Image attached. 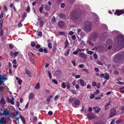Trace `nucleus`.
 Segmentation results:
<instances>
[{
    "label": "nucleus",
    "mask_w": 124,
    "mask_h": 124,
    "mask_svg": "<svg viewBox=\"0 0 124 124\" xmlns=\"http://www.w3.org/2000/svg\"><path fill=\"white\" fill-rule=\"evenodd\" d=\"M114 49L115 50H120L124 47V36L122 35H118L115 41Z\"/></svg>",
    "instance_id": "nucleus-1"
},
{
    "label": "nucleus",
    "mask_w": 124,
    "mask_h": 124,
    "mask_svg": "<svg viewBox=\"0 0 124 124\" xmlns=\"http://www.w3.org/2000/svg\"><path fill=\"white\" fill-rule=\"evenodd\" d=\"M70 16L71 19L77 23H79L81 20V15L76 10L71 11Z\"/></svg>",
    "instance_id": "nucleus-2"
},
{
    "label": "nucleus",
    "mask_w": 124,
    "mask_h": 124,
    "mask_svg": "<svg viewBox=\"0 0 124 124\" xmlns=\"http://www.w3.org/2000/svg\"><path fill=\"white\" fill-rule=\"evenodd\" d=\"M124 57V52H121L117 53L115 56L114 60L115 62H119Z\"/></svg>",
    "instance_id": "nucleus-3"
},
{
    "label": "nucleus",
    "mask_w": 124,
    "mask_h": 124,
    "mask_svg": "<svg viewBox=\"0 0 124 124\" xmlns=\"http://www.w3.org/2000/svg\"><path fill=\"white\" fill-rule=\"evenodd\" d=\"M84 29L86 32H89L92 29L93 26L89 21H86Z\"/></svg>",
    "instance_id": "nucleus-4"
},
{
    "label": "nucleus",
    "mask_w": 124,
    "mask_h": 124,
    "mask_svg": "<svg viewBox=\"0 0 124 124\" xmlns=\"http://www.w3.org/2000/svg\"><path fill=\"white\" fill-rule=\"evenodd\" d=\"M99 36V34L96 32L92 33L90 34V39H91L93 41H95Z\"/></svg>",
    "instance_id": "nucleus-5"
},
{
    "label": "nucleus",
    "mask_w": 124,
    "mask_h": 124,
    "mask_svg": "<svg viewBox=\"0 0 124 124\" xmlns=\"http://www.w3.org/2000/svg\"><path fill=\"white\" fill-rule=\"evenodd\" d=\"M110 113L109 117L111 118L112 117L116 115V109L114 108L112 109L110 111Z\"/></svg>",
    "instance_id": "nucleus-6"
},
{
    "label": "nucleus",
    "mask_w": 124,
    "mask_h": 124,
    "mask_svg": "<svg viewBox=\"0 0 124 124\" xmlns=\"http://www.w3.org/2000/svg\"><path fill=\"white\" fill-rule=\"evenodd\" d=\"M124 13V9L117 10L115 12L114 14L117 16H120L121 14Z\"/></svg>",
    "instance_id": "nucleus-7"
},
{
    "label": "nucleus",
    "mask_w": 124,
    "mask_h": 124,
    "mask_svg": "<svg viewBox=\"0 0 124 124\" xmlns=\"http://www.w3.org/2000/svg\"><path fill=\"white\" fill-rule=\"evenodd\" d=\"M87 116L88 119L91 120L93 118H95V116L92 113H90L87 114Z\"/></svg>",
    "instance_id": "nucleus-8"
},
{
    "label": "nucleus",
    "mask_w": 124,
    "mask_h": 124,
    "mask_svg": "<svg viewBox=\"0 0 124 124\" xmlns=\"http://www.w3.org/2000/svg\"><path fill=\"white\" fill-rule=\"evenodd\" d=\"M80 103V102L78 100H76L74 103H72V106L75 108H76L78 107Z\"/></svg>",
    "instance_id": "nucleus-9"
},
{
    "label": "nucleus",
    "mask_w": 124,
    "mask_h": 124,
    "mask_svg": "<svg viewBox=\"0 0 124 124\" xmlns=\"http://www.w3.org/2000/svg\"><path fill=\"white\" fill-rule=\"evenodd\" d=\"M104 77V78L106 80H108L109 78V74L108 73H106L105 74H101V78Z\"/></svg>",
    "instance_id": "nucleus-10"
},
{
    "label": "nucleus",
    "mask_w": 124,
    "mask_h": 124,
    "mask_svg": "<svg viewBox=\"0 0 124 124\" xmlns=\"http://www.w3.org/2000/svg\"><path fill=\"white\" fill-rule=\"evenodd\" d=\"M57 45L56 42L55 41L54 42L53 47V50L54 53H55L57 50Z\"/></svg>",
    "instance_id": "nucleus-11"
},
{
    "label": "nucleus",
    "mask_w": 124,
    "mask_h": 124,
    "mask_svg": "<svg viewBox=\"0 0 124 124\" xmlns=\"http://www.w3.org/2000/svg\"><path fill=\"white\" fill-rule=\"evenodd\" d=\"M59 26L61 28H63L65 25L64 23L62 21H59L58 23Z\"/></svg>",
    "instance_id": "nucleus-12"
},
{
    "label": "nucleus",
    "mask_w": 124,
    "mask_h": 124,
    "mask_svg": "<svg viewBox=\"0 0 124 124\" xmlns=\"http://www.w3.org/2000/svg\"><path fill=\"white\" fill-rule=\"evenodd\" d=\"M61 71L60 70H57L56 71L54 74V77H59L61 74Z\"/></svg>",
    "instance_id": "nucleus-13"
},
{
    "label": "nucleus",
    "mask_w": 124,
    "mask_h": 124,
    "mask_svg": "<svg viewBox=\"0 0 124 124\" xmlns=\"http://www.w3.org/2000/svg\"><path fill=\"white\" fill-rule=\"evenodd\" d=\"M79 81L81 85L82 86H85L86 85V83L85 81L81 79H79Z\"/></svg>",
    "instance_id": "nucleus-14"
},
{
    "label": "nucleus",
    "mask_w": 124,
    "mask_h": 124,
    "mask_svg": "<svg viewBox=\"0 0 124 124\" xmlns=\"http://www.w3.org/2000/svg\"><path fill=\"white\" fill-rule=\"evenodd\" d=\"M79 55L80 57L84 59H86L87 58V56L85 54L83 53H79Z\"/></svg>",
    "instance_id": "nucleus-15"
},
{
    "label": "nucleus",
    "mask_w": 124,
    "mask_h": 124,
    "mask_svg": "<svg viewBox=\"0 0 124 124\" xmlns=\"http://www.w3.org/2000/svg\"><path fill=\"white\" fill-rule=\"evenodd\" d=\"M5 76L6 75L3 74V76L1 77V79H0V83H3V82L2 80L5 81L7 79V78L5 77Z\"/></svg>",
    "instance_id": "nucleus-16"
},
{
    "label": "nucleus",
    "mask_w": 124,
    "mask_h": 124,
    "mask_svg": "<svg viewBox=\"0 0 124 124\" xmlns=\"http://www.w3.org/2000/svg\"><path fill=\"white\" fill-rule=\"evenodd\" d=\"M6 123V121L4 117H2L0 118V124H5Z\"/></svg>",
    "instance_id": "nucleus-17"
},
{
    "label": "nucleus",
    "mask_w": 124,
    "mask_h": 124,
    "mask_svg": "<svg viewBox=\"0 0 124 124\" xmlns=\"http://www.w3.org/2000/svg\"><path fill=\"white\" fill-rule=\"evenodd\" d=\"M34 94L32 93H30L28 95V98L29 99L32 100L33 99Z\"/></svg>",
    "instance_id": "nucleus-18"
},
{
    "label": "nucleus",
    "mask_w": 124,
    "mask_h": 124,
    "mask_svg": "<svg viewBox=\"0 0 124 124\" xmlns=\"http://www.w3.org/2000/svg\"><path fill=\"white\" fill-rule=\"evenodd\" d=\"M3 114L5 116H8L9 115V111L7 109H5L3 112Z\"/></svg>",
    "instance_id": "nucleus-19"
},
{
    "label": "nucleus",
    "mask_w": 124,
    "mask_h": 124,
    "mask_svg": "<svg viewBox=\"0 0 124 124\" xmlns=\"http://www.w3.org/2000/svg\"><path fill=\"white\" fill-rule=\"evenodd\" d=\"M25 73L30 78L31 77V73L30 71L26 69L25 70Z\"/></svg>",
    "instance_id": "nucleus-20"
},
{
    "label": "nucleus",
    "mask_w": 124,
    "mask_h": 124,
    "mask_svg": "<svg viewBox=\"0 0 124 124\" xmlns=\"http://www.w3.org/2000/svg\"><path fill=\"white\" fill-rule=\"evenodd\" d=\"M69 45V42L68 40L66 39L65 42V45L64 46V48H65L68 47Z\"/></svg>",
    "instance_id": "nucleus-21"
},
{
    "label": "nucleus",
    "mask_w": 124,
    "mask_h": 124,
    "mask_svg": "<svg viewBox=\"0 0 124 124\" xmlns=\"http://www.w3.org/2000/svg\"><path fill=\"white\" fill-rule=\"evenodd\" d=\"M0 103L2 105H4L6 103L4 98H2L0 101Z\"/></svg>",
    "instance_id": "nucleus-22"
},
{
    "label": "nucleus",
    "mask_w": 124,
    "mask_h": 124,
    "mask_svg": "<svg viewBox=\"0 0 124 124\" xmlns=\"http://www.w3.org/2000/svg\"><path fill=\"white\" fill-rule=\"evenodd\" d=\"M58 33L59 35H63L65 37L67 36L66 33L64 32L59 31L58 32Z\"/></svg>",
    "instance_id": "nucleus-23"
},
{
    "label": "nucleus",
    "mask_w": 124,
    "mask_h": 124,
    "mask_svg": "<svg viewBox=\"0 0 124 124\" xmlns=\"http://www.w3.org/2000/svg\"><path fill=\"white\" fill-rule=\"evenodd\" d=\"M59 15L63 19H65L67 18V16L64 14H60Z\"/></svg>",
    "instance_id": "nucleus-24"
},
{
    "label": "nucleus",
    "mask_w": 124,
    "mask_h": 124,
    "mask_svg": "<svg viewBox=\"0 0 124 124\" xmlns=\"http://www.w3.org/2000/svg\"><path fill=\"white\" fill-rule=\"evenodd\" d=\"M66 85L67 86V88L69 90L70 88V82H67L66 83Z\"/></svg>",
    "instance_id": "nucleus-25"
},
{
    "label": "nucleus",
    "mask_w": 124,
    "mask_h": 124,
    "mask_svg": "<svg viewBox=\"0 0 124 124\" xmlns=\"http://www.w3.org/2000/svg\"><path fill=\"white\" fill-rule=\"evenodd\" d=\"M101 28L102 27V28L104 29H108V27L105 24H101Z\"/></svg>",
    "instance_id": "nucleus-26"
},
{
    "label": "nucleus",
    "mask_w": 124,
    "mask_h": 124,
    "mask_svg": "<svg viewBox=\"0 0 124 124\" xmlns=\"http://www.w3.org/2000/svg\"><path fill=\"white\" fill-rule=\"evenodd\" d=\"M75 99V98H73L71 97H69V103H71Z\"/></svg>",
    "instance_id": "nucleus-27"
},
{
    "label": "nucleus",
    "mask_w": 124,
    "mask_h": 124,
    "mask_svg": "<svg viewBox=\"0 0 124 124\" xmlns=\"http://www.w3.org/2000/svg\"><path fill=\"white\" fill-rule=\"evenodd\" d=\"M29 59L30 61L32 62V63L35 65V63L34 60L31 57H29Z\"/></svg>",
    "instance_id": "nucleus-28"
},
{
    "label": "nucleus",
    "mask_w": 124,
    "mask_h": 124,
    "mask_svg": "<svg viewBox=\"0 0 124 124\" xmlns=\"http://www.w3.org/2000/svg\"><path fill=\"white\" fill-rule=\"evenodd\" d=\"M20 118L23 121V124H25V118L21 116H20Z\"/></svg>",
    "instance_id": "nucleus-29"
},
{
    "label": "nucleus",
    "mask_w": 124,
    "mask_h": 124,
    "mask_svg": "<svg viewBox=\"0 0 124 124\" xmlns=\"http://www.w3.org/2000/svg\"><path fill=\"white\" fill-rule=\"evenodd\" d=\"M50 9V8L47 5H46L45 6V10L46 11H49Z\"/></svg>",
    "instance_id": "nucleus-30"
},
{
    "label": "nucleus",
    "mask_w": 124,
    "mask_h": 124,
    "mask_svg": "<svg viewBox=\"0 0 124 124\" xmlns=\"http://www.w3.org/2000/svg\"><path fill=\"white\" fill-rule=\"evenodd\" d=\"M119 91L121 93H124V87H122L119 89Z\"/></svg>",
    "instance_id": "nucleus-31"
},
{
    "label": "nucleus",
    "mask_w": 124,
    "mask_h": 124,
    "mask_svg": "<svg viewBox=\"0 0 124 124\" xmlns=\"http://www.w3.org/2000/svg\"><path fill=\"white\" fill-rule=\"evenodd\" d=\"M41 6L39 8V11L40 13H42V12L43 8L44 6L43 4L41 5Z\"/></svg>",
    "instance_id": "nucleus-32"
},
{
    "label": "nucleus",
    "mask_w": 124,
    "mask_h": 124,
    "mask_svg": "<svg viewBox=\"0 0 124 124\" xmlns=\"http://www.w3.org/2000/svg\"><path fill=\"white\" fill-rule=\"evenodd\" d=\"M70 50V49L69 48H67V51L66 53H65L64 55L65 56H68L69 54V52Z\"/></svg>",
    "instance_id": "nucleus-33"
},
{
    "label": "nucleus",
    "mask_w": 124,
    "mask_h": 124,
    "mask_svg": "<svg viewBox=\"0 0 124 124\" xmlns=\"http://www.w3.org/2000/svg\"><path fill=\"white\" fill-rule=\"evenodd\" d=\"M40 88V84L39 83H37L36 85V86L35 87V89H38Z\"/></svg>",
    "instance_id": "nucleus-34"
},
{
    "label": "nucleus",
    "mask_w": 124,
    "mask_h": 124,
    "mask_svg": "<svg viewBox=\"0 0 124 124\" xmlns=\"http://www.w3.org/2000/svg\"><path fill=\"white\" fill-rule=\"evenodd\" d=\"M61 87L63 88H65L66 87V85L64 82H63L61 84Z\"/></svg>",
    "instance_id": "nucleus-35"
},
{
    "label": "nucleus",
    "mask_w": 124,
    "mask_h": 124,
    "mask_svg": "<svg viewBox=\"0 0 124 124\" xmlns=\"http://www.w3.org/2000/svg\"><path fill=\"white\" fill-rule=\"evenodd\" d=\"M47 73L50 79H51L52 78V77L51 72H50L49 71H48Z\"/></svg>",
    "instance_id": "nucleus-36"
},
{
    "label": "nucleus",
    "mask_w": 124,
    "mask_h": 124,
    "mask_svg": "<svg viewBox=\"0 0 124 124\" xmlns=\"http://www.w3.org/2000/svg\"><path fill=\"white\" fill-rule=\"evenodd\" d=\"M52 96L51 95L50 96H49L46 99L47 101L48 102H49L50 101L51 98H52Z\"/></svg>",
    "instance_id": "nucleus-37"
},
{
    "label": "nucleus",
    "mask_w": 124,
    "mask_h": 124,
    "mask_svg": "<svg viewBox=\"0 0 124 124\" xmlns=\"http://www.w3.org/2000/svg\"><path fill=\"white\" fill-rule=\"evenodd\" d=\"M4 34V31L2 30H0V36L1 37Z\"/></svg>",
    "instance_id": "nucleus-38"
},
{
    "label": "nucleus",
    "mask_w": 124,
    "mask_h": 124,
    "mask_svg": "<svg viewBox=\"0 0 124 124\" xmlns=\"http://www.w3.org/2000/svg\"><path fill=\"white\" fill-rule=\"evenodd\" d=\"M70 91L74 94H77L76 93V91L75 90H70Z\"/></svg>",
    "instance_id": "nucleus-39"
},
{
    "label": "nucleus",
    "mask_w": 124,
    "mask_h": 124,
    "mask_svg": "<svg viewBox=\"0 0 124 124\" xmlns=\"http://www.w3.org/2000/svg\"><path fill=\"white\" fill-rule=\"evenodd\" d=\"M88 43L90 45L92 46H93L94 44L91 41H88Z\"/></svg>",
    "instance_id": "nucleus-40"
},
{
    "label": "nucleus",
    "mask_w": 124,
    "mask_h": 124,
    "mask_svg": "<svg viewBox=\"0 0 124 124\" xmlns=\"http://www.w3.org/2000/svg\"><path fill=\"white\" fill-rule=\"evenodd\" d=\"M26 13L24 12L23 13V14L22 15V17L23 19H24V20L25 19V17L26 16Z\"/></svg>",
    "instance_id": "nucleus-41"
},
{
    "label": "nucleus",
    "mask_w": 124,
    "mask_h": 124,
    "mask_svg": "<svg viewBox=\"0 0 124 124\" xmlns=\"http://www.w3.org/2000/svg\"><path fill=\"white\" fill-rule=\"evenodd\" d=\"M26 10L28 12H29L30 11V7L29 5L27 7Z\"/></svg>",
    "instance_id": "nucleus-42"
},
{
    "label": "nucleus",
    "mask_w": 124,
    "mask_h": 124,
    "mask_svg": "<svg viewBox=\"0 0 124 124\" xmlns=\"http://www.w3.org/2000/svg\"><path fill=\"white\" fill-rule=\"evenodd\" d=\"M112 42V40L110 39H108L106 41V43L107 44L111 43Z\"/></svg>",
    "instance_id": "nucleus-43"
},
{
    "label": "nucleus",
    "mask_w": 124,
    "mask_h": 124,
    "mask_svg": "<svg viewBox=\"0 0 124 124\" xmlns=\"http://www.w3.org/2000/svg\"><path fill=\"white\" fill-rule=\"evenodd\" d=\"M52 82L56 84H57L58 83L56 80L55 79H53L52 80Z\"/></svg>",
    "instance_id": "nucleus-44"
},
{
    "label": "nucleus",
    "mask_w": 124,
    "mask_h": 124,
    "mask_svg": "<svg viewBox=\"0 0 124 124\" xmlns=\"http://www.w3.org/2000/svg\"><path fill=\"white\" fill-rule=\"evenodd\" d=\"M65 6V4L64 3H62L61 4L60 7L61 8H64Z\"/></svg>",
    "instance_id": "nucleus-45"
},
{
    "label": "nucleus",
    "mask_w": 124,
    "mask_h": 124,
    "mask_svg": "<svg viewBox=\"0 0 124 124\" xmlns=\"http://www.w3.org/2000/svg\"><path fill=\"white\" fill-rule=\"evenodd\" d=\"M48 46L50 49H51L52 48V46H51V43H49L48 44Z\"/></svg>",
    "instance_id": "nucleus-46"
},
{
    "label": "nucleus",
    "mask_w": 124,
    "mask_h": 124,
    "mask_svg": "<svg viewBox=\"0 0 124 124\" xmlns=\"http://www.w3.org/2000/svg\"><path fill=\"white\" fill-rule=\"evenodd\" d=\"M31 45L32 47H34L35 46L36 44L34 41H32L31 43Z\"/></svg>",
    "instance_id": "nucleus-47"
},
{
    "label": "nucleus",
    "mask_w": 124,
    "mask_h": 124,
    "mask_svg": "<svg viewBox=\"0 0 124 124\" xmlns=\"http://www.w3.org/2000/svg\"><path fill=\"white\" fill-rule=\"evenodd\" d=\"M39 22V26L40 27H42L43 26V21H41Z\"/></svg>",
    "instance_id": "nucleus-48"
},
{
    "label": "nucleus",
    "mask_w": 124,
    "mask_h": 124,
    "mask_svg": "<svg viewBox=\"0 0 124 124\" xmlns=\"http://www.w3.org/2000/svg\"><path fill=\"white\" fill-rule=\"evenodd\" d=\"M87 53L88 54H89L90 55H91V54H93V52L92 51H87Z\"/></svg>",
    "instance_id": "nucleus-49"
},
{
    "label": "nucleus",
    "mask_w": 124,
    "mask_h": 124,
    "mask_svg": "<svg viewBox=\"0 0 124 124\" xmlns=\"http://www.w3.org/2000/svg\"><path fill=\"white\" fill-rule=\"evenodd\" d=\"M122 120H117L116 122V124H119L121 122Z\"/></svg>",
    "instance_id": "nucleus-50"
},
{
    "label": "nucleus",
    "mask_w": 124,
    "mask_h": 124,
    "mask_svg": "<svg viewBox=\"0 0 124 124\" xmlns=\"http://www.w3.org/2000/svg\"><path fill=\"white\" fill-rule=\"evenodd\" d=\"M19 27H21L23 26V24H22L21 22H19L18 25Z\"/></svg>",
    "instance_id": "nucleus-51"
},
{
    "label": "nucleus",
    "mask_w": 124,
    "mask_h": 124,
    "mask_svg": "<svg viewBox=\"0 0 124 124\" xmlns=\"http://www.w3.org/2000/svg\"><path fill=\"white\" fill-rule=\"evenodd\" d=\"M51 20L52 22H54L56 21L55 17L54 16H53Z\"/></svg>",
    "instance_id": "nucleus-52"
},
{
    "label": "nucleus",
    "mask_w": 124,
    "mask_h": 124,
    "mask_svg": "<svg viewBox=\"0 0 124 124\" xmlns=\"http://www.w3.org/2000/svg\"><path fill=\"white\" fill-rule=\"evenodd\" d=\"M22 82V80L21 79H19L18 81V83L20 85H21Z\"/></svg>",
    "instance_id": "nucleus-53"
},
{
    "label": "nucleus",
    "mask_w": 124,
    "mask_h": 124,
    "mask_svg": "<svg viewBox=\"0 0 124 124\" xmlns=\"http://www.w3.org/2000/svg\"><path fill=\"white\" fill-rule=\"evenodd\" d=\"M100 110L101 109L100 108H98L97 110H96V111H95V112L97 113H99Z\"/></svg>",
    "instance_id": "nucleus-54"
},
{
    "label": "nucleus",
    "mask_w": 124,
    "mask_h": 124,
    "mask_svg": "<svg viewBox=\"0 0 124 124\" xmlns=\"http://www.w3.org/2000/svg\"><path fill=\"white\" fill-rule=\"evenodd\" d=\"M43 51V49L42 48H40L38 50V51L41 52H42Z\"/></svg>",
    "instance_id": "nucleus-55"
},
{
    "label": "nucleus",
    "mask_w": 124,
    "mask_h": 124,
    "mask_svg": "<svg viewBox=\"0 0 124 124\" xmlns=\"http://www.w3.org/2000/svg\"><path fill=\"white\" fill-rule=\"evenodd\" d=\"M93 56L94 58L95 59H97L98 58V56L97 55L95 54H93Z\"/></svg>",
    "instance_id": "nucleus-56"
},
{
    "label": "nucleus",
    "mask_w": 124,
    "mask_h": 124,
    "mask_svg": "<svg viewBox=\"0 0 124 124\" xmlns=\"http://www.w3.org/2000/svg\"><path fill=\"white\" fill-rule=\"evenodd\" d=\"M59 97V96L58 95H56L55 96L54 98V100L55 101H56L58 99Z\"/></svg>",
    "instance_id": "nucleus-57"
},
{
    "label": "nucleus",
    "mask_w": 124,
    "mask_h": 124,
    "mask_svg": "<svg viewBox=\"0 0 124 124\" xmlns=\"http://www.w3.org/2000/svg\"><path fill=\"white\" fill-rule=\"evenodd\" d=\"M75 61V60H73V61H72V62L73 64V65L74 66H76V65Z\"/></svg>",
    "instance_id": "nucleus-58"
},
{
    "label": "nucleus",
    "mask_w": 124,
    "mask_h": 124,
    "mask_svg": "<svg viewBox=\"0 0 124 124\" xmlns=\"http://www.w3.org/2000/svg\"><path fill=\"white\" fill-rule=\"evenodd\" d=\"M92 85L93 86H95L97 85V83L93 81L92 82Z\"/></svg>",
    "instance_id": "nucleus-59"
},
{
    "label": "nucleus",
    "mask_w": 124,
    "mask_h": 124,
    "mask_svg": "<svg viewBox=\"0 0 124 124\" xmlns=\"http://www.w3.org/2000/svg\"><path fill=\"white\" fill-rule=\"evenodd\" d=\"M72 39L73 40H75L76 38V36L75 35H73L71 37Z\"/></svg>",
    "instance_id": "nucleus-60"
},
{
    "label": "nucleus",
    "mask_w": 124,
    "mask_h": 124,
    "mask_svg": "<svg viewBox=\"0 0 124 124\" xmlns=\"http://www.w3.org/2000/svg\"><path fill=\"white\" fill-rule=\"evenodd\" d=\"M95 97V95L94 94H92L90 97V98L91 99H93L94 97Z\"/></svg>",
    "instance_id": "nucleus-61"
},
{
    "label": "nucleus",
    "mask_w": 124,
    "mask_h": 124,
    "mask_svg": "<svg viewBox=\"0 0 124 124\" xmlns=\"http://www.w3.org/2000/svg\"><path fill=\"white\" fill-rule=\"evenodd\" d=\"M48 114L50 115H52L53 114V112L51 111H49L48 112Z\"/></svg>",
    "instance_id": "nucleus-62"
},
{
    "label": "nucleus",
    "mask_w": 124,
    "mask_h": 124,
    "mask_svg": "<svg viewBox=\"0 0 124 124\" xmlns=\"http://www.w3.org/2000/svg\"><path fill=\"white\" fill-rule=\"evenodd\" d=\"M75 87H76V88L77 89H79V88H80V87H79V85H78V84H76L75 85Z\"/></svg>",
    "instance_id": "nucleus-63"
},
{
    "label": "nucleus",
    "mask_w": 124,
    "mask_h": 124,
    "mask_svg": "<svg viewBox=\"0 0 124 124\" xmlns=\"http://www.w3.org/2000/svg\"><path fill=\"white\" fill-rule=\"evenodd\" d=\"M4 10H5V12H6L8 10L7 8V7L6 6H4Z\"/></svg>",
    "instance_id": "nucleus-64"
}]
</instances>
